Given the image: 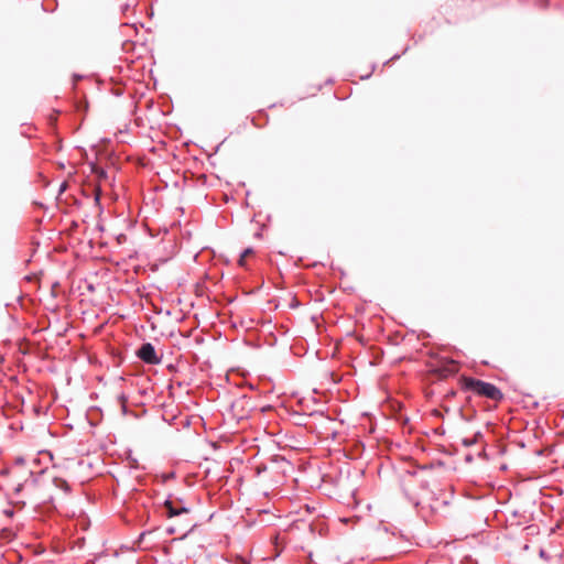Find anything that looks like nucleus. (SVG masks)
<instances>
[{
  "mask_svg": "<svg viewBox=\"0 0 564 564\" xmlns=\"http://www.w3.org/2000/svg\"><path fill=\"white\" fill-rule=\"evenodd\" d=\"M132 47H133V44H132V42H130V41H126V42L122 44V48H123L124 51H131V50H132Z\"/></svg>",
  "mask_w": 564,
  "mask_h": 564,
  "instance_id": "0eeeda50",
  "label": "nucleus"
},
{
  "mask_svg": "<svg viewBox=\"0 0 564 564\" xmlns=\"http://www.w3.org/2000/svg\"><path fill=\"white\" fill-rule=\"evenodd\" d=\"M252 254H253V249L247 248L246 250H243V252L240 254V258L238 260V264L240 267H245L246 265V260L248 259V257H250Z\"/></svg>",
  "mask_w": 564,
  "mask_h": 564,
  "instance_id": "20e7f679",
  "label": "nucleus"
},
{
  "mask_svg": "<svg viewBox=\"0 0 564 564\" xmlns=\"http://www.w3.org/2000/svg\"><path fill=\"white\" fill-rule=\"evenodd\" d=\"M131 32L138 34V28L135 26V24H123L122 25V30H121V33L122 34H130Z\"/></svg>",
  "mask_w": 564,
  "mask_h": 564,
  "instance_id": "39448f33",
  "label": "nucleus"
},
{
  "mask_svg": "<svg viewBox=\"0 0 564 564\" xmlns=\"http://www.w3.org/2000/svg\"><path fill=\"white\" fill-rule=\"evenodd\" d=\"M99 192H100V191H99V188H97V193H96V200H99V195H100V193H99Z\"/></svg>",
  "mask_w": 564,
  "mask_h": 564,
  "instance_id": "1a4fd4ad",
  "label": "nucleus"
},
{
  "mask_svg": "<svg viewBox=\"0 0 564 564\" xmlns=\"http://www.w3.org/2000/svg\"><path fill=\"white\" fill-rule=\"evenodd\" d=\"M164 507L166 508V510H167V516H169L170 518H172V517H174V516H177V514H180V513H182V512H187V511H188L186 508L175 509V508L173 507V505H172V501H170V500H166V501L164 502Z\"/></svg>",
  "mask_w": 564,
  "mask_h": 564,
  "instance_id": "7ed1b4c3",
  "label": "nucleus"
},
{
  "mask_svg": "<svg viewBox=\"0 0 564 564\" xmlns=\"http://www.w3.org/2000/svg\"><path fill=\"white\" fill-rule=\"evenodd\" d=\"M474 443H475V438H471V440L464 438L463 440V444L465 446H471Z\"/></svg>",
  "mask_w": 564,
  "mask_h": 564,
  "instance_id": "6e6552de",
  "label": "nucleus"
},
{
  "mask_svg": "<svg viewBox=\"0 0 564 564\" xmlns=\"http://www.w3.org/2000/svg\"><path fill=\"white\" fill-rule=\"evenodd\" d=\"M138 356L147 364L156 365L160 362V359L155 354V349L150 343L143 344L140 347Z\"/></svg>",
  "mask_w": 564,
  "mask_h": 564,
  "instance_id": "f03ea898",
  "label": "nucleus"
},
{
  "mask_svg": "<svg viewBox=\"0 0 564 564\" xmlns=\"http://www.w3.org/2000/svg\"><path fill=\"white\" fill-rule=\"evenodd\" d=\"M463 384L466 390H470L480 397H486L494 401H500L503 398L501 391L489 382L474 378H464Z\"/></svg>",
  "mask_w": 564,
  "mask_h": 564,
  "instance_id": "f257e3e1",
  "label": "nucleus"
},
{
  "mask_svg": "<svg viewBox=\"0 0 564 564\" xmlns=\"http://www.w3.org/2000/svg\"><path fill=\"white\" fill-rule=\"evenodd\" d=\"M445 371H447L448 373H455L458 371V365L452 360L448 362Z\"/></svg>",
  "mask_w": 564,
  "mask_h": 564,
  "instance_id": "423d86ee",
  "label": "nucleus"
}]
</instances>
